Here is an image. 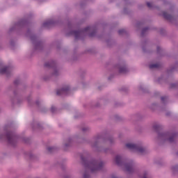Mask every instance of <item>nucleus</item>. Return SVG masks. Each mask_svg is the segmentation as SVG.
Segmentation results:
<instances>
[{"instance_id": "nucleus-28", "label": "nucleus", "mask_w": 178, "mask_h": 178, "mask_svg": "<svg viewBox=\"0 0 178 178\" xmlns=\"http://www.w3.org/2000/svg\"><path fill=\"white\" fill-rule=\"evenodd\" d=\"M65 147H67V145H65Z\"/></svg>"}, {"instance_id": "nucleus-27", "label": "nucleus", "mask_w": 178, "mask_h": 178, "mask_svg": "<svg viewBox=\"0 0 178 178\" xmlns=\"http://www.w3.org/2000/svg\"><path fill=\"white\" fill-rule=\"evenodd\" d=\"M83 177H84V178H87V175H85L83 176Z\"/></svg>"}, {"instance_id": "nucleus-8", "label": "nucleus", "mask_w": 178, "mask_h": 178, "mask_svg": "<svg viewBox=\"0 0 178 178\" xmlns=\"http://www.w3.org/2000/svg\"><path fill=\"white\" fill-rule=\"evenodd\" d=\"M163 16L164 19H166V20H172V19H173V17L172 15L167 14L165 12L163 13Z\"/></svg>"}, {"instance_id": "nucleus-10", "label": "nucleus", "mask_w": 178, "mask_h": 178, "mask_svg": "<svg viewBox=\"0 0 178 178\" xmlns=\"http://www.w3.org/2000/svg\"><path fill=\"white\" fill-rule=\"evenodd\" d=\"M161 66L159 63L151 64L149 67V69H158Z\"/></svg>"}, {"instance_id": "nucleus-13", "label": "nucleus", "mask_w": 178, "mask_h": 178, "mask_svg": "<svg viewBox=\"0 0 178 178\" xmlns=\"http://www.w3.org/2000/svg\"><path fill=\"white\" fill-rule=\"evenodd\" d=\"M92 28L88 26L83 29V33H87V31H91Z\"/></svg>"}, {"instance_id": "nucleus-2", "label": "nucleus", "mask_w": 178, "mask_h": 178, "mask_svg": "<svg viewBox=\"0 0 178 178\" xmlns=\"http://www.w3.org/2000/svg\"><path fill=\"white\" fill-rule=\"evenodd\" d=\"M126 147L129 149L137 151V152H140V154H144V152H145V149L144 147H141L140 146L134 145L133 143H127Z\"/></svg>"}, {"instance_id": "nucleus-23", "label": "nucleus", "mask_w": 178, "mask_h": 178, "mask_svg": "<svg viewBox=\"0 0 178 178\" xmlns=\"http://www.w3.org/2000/svg\"><path fill=\"white\" fill-rule=\"evenodd\" d=\"M147 172H145V174L143 175V178H147Z\"/></svg>"}, {"instance_id": "nucleus-6", "label": "nucleus", "mask_w": 178, "mask_h": 178, "mask_svg": "<svg viewBox=\"0 0 178 178\" xmlns=\"http://www.w3.org/2000/svg\"><path fill=\"white\" fill-rule=\"evenodd\" d=\"M125 169L127 172H133V165L131 164H126Z\"/></svg>"}, {"instance_id": "nucleus-1", "label": "nucleus", "mask_w": 178, "mask_h": 178, "mask_svg": "<svg viewBox=\"0 0 178 178\" xmlns=\"http://www.w3.org/2000/svg\"><path fill=\"white\" fill-rule=\"evenodd\" d=\"M85 166L89 168L91 172H97V170H101V169H102V167L104 166V163L98 161H93L89 162L88 163V165L85 163Z\"/></svg>"}, {"instance_id": "nucleus-3", "label": "nucleus", "mask_w": 178, "mask_h": 178, "mask_svg": "<svg viewBox=\"0 0 178 178\" xmlns=\"http://www.w3.org/2000/svg\"><path fill=\"white\" fill-rule=\"evenodd\" d=\"M70 91V90L69 86H66L62 88L61 90H58L56 92V94L58 95H67Z\"/></svg>"}, {"instance_id": "nucleus-5", "label": "nucleus", "mask_w": 178, "mask_h": 178, "mask_svg": "<svg viewBox=\"0 0 178 178\" xmlns=\"http://www.w3.org/2000/svg\"><path fill=\"white\" fill-rule=\"evenodd\" d=\"M8 72H9L8 67H4L0 69L1 74H6L8 73Z\"/></svg>"}, {"instance_id": "nucleus-7", "label": "nucleus", "mask_w": 178, "mask_h": 178, "mask_svg": "<svg viewBox=\"0 0 178 178\" xmlns=\"http://www.w3.org/2000/svg\"><path fill=\"white\" fill-rule=\"evenodd\" d=\"M115 163L118 166H120L122 165V156H115Z\"/></svg>"}, {"instance_id": "nucleus-4", "label": "nucleus", "mask_w": 178, "mask_h": 178, "mask_svg": "<svg viewBox=\"0 0 178 178\" xmlns=\"http://www.w3.org/2000/svg\"><path fill=\"white\" fill-rule=\"evenodd\" d=\"M163 137H165V138H168V141L170 143H173L175 141V138H176V135L175 134H170V133H167L163 134Z\"/></svg>"}, {"instance_id": "nucleus-14", "label": "nucleus", "mask_w": 178, "mask_h": 178, "mask_svg": "<svg viewBox=\"0 0 178 178\" xmlns=\"http://www.w3.org/2000/svg\"><path fill=\"white\" fill-rule=\"evenodd\" d=\"M7 138L9 141V143H11L12 140H13L14 136L12 135H7Z\"/></svg>"}, {"instance_id": "nucleus-15", "label": "nucleus", "mask_w": 178, "mask_h": 178, "mask_svg": "<svg viewBox=\"0 0 178 178\" xmlns=\"http://www.w3.org/2000/svg\"><path fill=\"white\" fill-rule=\"evenodd\" d=\"M96 33L97 32L95 31H93L91 33H90V37H94Z\"/></svg>"}, {"instance_id": "nucleus-19", "label": "nucleus", "mask_w": 178, "mask_h": 178, "mask_svg": "<svg viewBox=\"0 0 178 178\" xmlns=\"http://www.w3.org/2000/svg\"><path fill=\"white\" fill-rule=\"evenodd\" d=\"M52 149H54V147H48L47 150L49 151V152H52Z\"/></svg>"}, {"instance_id": "nucleus-18", "label": "nucleus", "mask_w": 178, "mask_h": 178, "mask_svg": "<svg viewBox=\"0 0 178 178\" xmlns=\"http://www.w3.org/2000/svg\"><path fill=\"white\" fill-rule=\"evenodd\" d=\"M48 24H51V22H44V23L43 24V26H44V27H47V26H48Z\"/></svg>"}, {"instance_id": "nucleus-16", "label": "nucleus", "mask_w": 178, "mask_h": 178, "mask_svg": "<svg viewBox=\"0 0 178 178\" xmlns=\"http://www.w3.org/2000/svg\"><path fill=\"white\" fill-rule=\"evenodd\" d=\"M154 130H159V129H161V127L159 125H154Z\"/></svg>"}, {"instance_id": "nucleus-26", "label": "nucleus", "mask_w": 178, "mask_h": 178, "mask_svg": "<svg viewBox=\"0 0 178 178\" xmlns=\"http://www.w3.org/2000/svg\"><path fill=\"white\" fill-rule=\"evenodd\" d=\"M81 160L84 162V158L81 157Z\"/></svg>"}, {"instance_id": "nucleus-20", "label": "nucleus", "mask_w": 178, "mask_h": 178, "mask_svg": "<svg viewBox=\"0 0 178 178\" xmlns=\"http://www.w3.org/2000/svg\"><path fill=\"white\" fill-rule=\"evenodd\" d=\"M119 34H123V33H124V30L121 29L118 31Z\"/></svg>"}, {"instance_id": "nucleus-21", "label": "nucleus", "mask_w": 178, "mask_h": 178, "mask_svg": "<svg viewBox=\"0 0 178 178\" xmlns=\"http://www.w3.org/2000/svg\"><path fill=\"white\" fill-rule=\"evenodd\" d=\"M165 99H166V97H161V101H162L163 102H165Z\"/></svg>"}, {"instance_id": "nucleus-12", "label": "nucleus", "mask_w": 178, "mask_h": 178, "mask_svg": "<svg viewBox=\"0 0 178 178\" xmlns=\"http://www.w3.org/2000/svg\"><path fill=\"white\" fill-rule=\"evenodd\" d=\"M120 73H127V68L126 67H121L120 68Z\"/></svg>"}, {"instance_id": "nucleus-25", "label": "nucleus", "mask_w": 178, "mask_h": 178, "mask_svg": "<svg viewBox=\"0 0 178 178\" xmlns=\"http://www.w3.org/2000/svg\"><path fill=\"white\" fill-rule=\"evenodd\" d=\"M14 83H15V84H17V81H14Z\"/></svg>"}, {"instance_id": "nucleus-17", "label": "nucleus", "mask_w": 178, "mask_h": 178, "mask_svg": "<svg viewBox=\"0 0 178 178\" xmlns=\"http://www.w3.org/2000/svg\"><path fill=\"white\" fill-rule=\"evenodd\" d=\"M147 6L148 8H152V3H151V2H147Z\"/></svg>"}, {"instance_id": "nucleus-22", "label": "nucleus", "mask_w": 178, "mask_h": 178, "mask_svg": "<svg viewBox=\"0 0 178 178\" xmlns=\"http://www.w3.org/2000/svg\"><path fill=\"white\" fill-rule=\"evenodd\" d=\"M51 112H55V107H51Z\"/></svg>"}, {"instance_id": "nucleus-11", "label": "nucleus", "mask_w": 178, "mask_h": 178, "mask_svg": "<svg viewBox=\"0 0 178 178\" xmlns=\"http://www.w3.org/2000/svg\"><path fill=\"white\" fill-rule=\"evenodd\" d=\"M72 34H74L76 38H78L79 35L81 34V31H74L72 32Z\"/></svg>"}, {"instance_id": "nucleus-24", "label": "nucleus", "mask_w": 178, "mask_h": 178, "mask_svg": "<svg viewBox=\"0 0 178 178\" xmlns=\"http://www.w3.org/2000/svg\"><path fill=\"white\" fill-rule=\"evenodd\" d=\"M147 30H148V28H145V29L143 30V33H144V32H145V31H147Z\"/></svg>"}, {"instance_id": "nucleus-9", "label": "nucleus", "mask_w": 178, "mask_h": 178, "mask_svg": "<svg viewBox=\"0 0 178 178\" xmlns=\"http://www.w3.org/2000/svg\"><path fill=\"white\" fill-rule=\"evenodd\" d=\"M44 66L45 67H54V66H55V63L54 61H49L45 63Z\"/></svg>"}]
</instances>
